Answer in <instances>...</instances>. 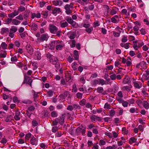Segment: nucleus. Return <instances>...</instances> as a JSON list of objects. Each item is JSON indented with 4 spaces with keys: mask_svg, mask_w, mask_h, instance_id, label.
Masks as SVG:
<instances>
[{
    "mask_svg": "<svg viewBox=\"0 0 149 149\" xmlns=\"http://www.w3.org/2000/svg\"><path fill=\"white\" fill-rule=\"evenodd\" d=\"M86 129V128L85 127L82 125H81L76 129V134L77 135H79L81 133L82 135L84 136L85 135Z\"/></svg>",
    "mask_w": 149,
    "mask_h": 149,
    "instance_id": "f257e3e1",
    "label": "nucleus"
},
{
    "mask_svg": "<svg viewBox=\"0 0 149 149\" xmlns=\"http://www.w3.org/2000/svg\"><path fill=\"white\" fill-rule=\"evenodd\" d=\"M93 84L95 85L99 84L103 86L104 84H108V83H107L106 81L103 79H95L94 81Z\"/></svg>",
    "mask_w": 149,
    "mask_h": 149,
    "instance_id": "f03ea898",
    "label": "nucleus"
},
{
    "mask_svg": "<svg viewBox=\"0 0 149 149\" xmlns=\"http://www.w3.org/2000/svg\"><path fill=\"white\" fill-rule=\"evenodd\" d=\"M49 29L51 33L55 34L57 31L58 28L56 26L50 24L49 25Z\"/></svg>",
    "mask_w": 149,
    "mask_h": 149,
    "instance_id": "7ed1b4c3",
    "label": "nucleus"
},
{
    "mask_svg": "<svg viewBox=\"0 0 149 149\" xmlns=\"http://www.w3.org/2000/svg\"><path fill=\"white\" fill-rule=\"evenodd\" d=\"M49 37L47 34H42L40 38H38V41L40 40L41 41H47Z\"/></svg>",
    "mask_w": 149,
    "mask_h": 149,
    "instance_id": "20e7f679",
    "label": "nucleus"
},
{
    "mask_svg": "<svg viewBox=\"0 0 149 149\" xmlns=\"http://www.w3.org/2000/svg\"><path fill=\"white\" fill-rule=\"evenodd\" d=\"M64 115L62 114L61 116L56 118V120L58 121V123H59L61 125H63L64 123L65 118L64 117Z\"/></svg>",
    "mask_w": 149,
    "mask_h": 149,
    "instance_id": "39448f33",
    "label": "nucleus"
},
{
    "mask_svg": "<svg viewBox=\"0 0 149 149\" xmlns=\"http://www.w3.org/2000/svg\"><path fill=\"white\" fill-rule=\"evenodd\" d=\"M26 48L28 53L31 55L32 54L33 52V49L32 47L29 44H27Z\"/></svg>",
    "mask_w": 149,
    "mask_h": 149,
    "instance_id": "423d86ee",
    "label": "nucleus"
},
{
    "mask_svg": "<svg viewBox=\"0 0 149 149\" xmlns=\"http://www.w3.org/2000/svg\"><path fill=\"white\" fill-rule=\"evenodd\" d=\"M69 5L68 4H66L64 6V8L65 10V13L67 15H69L72 13V11L69 8Z\"/></svg>",
    "mask_w": 149,
    "mask_h": 149,
    "instance_id": "0eeeda50",
    "label": "nucleus"
},
{
    "mask_svg": "<svg viewBox=\"0 0 149 149\" xmlns=\"http://www.w3.org/2000/svg\"><path fill=\"white\" fill-rule=\"evenodd\" d=\"M60 42L61 41L59 40L51 42L49 44V45L50 46L51 48L52 49H53L54 48L55 46H56V44Z\"/></svg>",
    "mask_w": 149,
    "mask_h": 149,
    "instance_id": "6e6552de",
    "label": "nucleus"
},
{
    "mask_svg": "<svg viewBox=\"0 0 149 149\" xmlns=\"http://www.w3.org/2000/svg\"><path fill=\"white\" fill-rule=\"evenodd\" d=\"M32 80L28 77H25L24 82L29 85L31 86V83Z\"/></svg>",
    "mask_w": 149,
    "mask_h": 149,
    "instance_id": "1a4fd4ad",
    "label": "nucleus"
},
{
    "mask_svg": "<svg viewBox=\"0 0 149 149\" xmlns=\"http://www.w3.org/2000/svg\"><path fill=\"white\" fill-rule=\"evenodd\" d=\"M53 4L55 6H61L63 4V2L60 0H54L52 2Z\"/></svg>",
    "mask_w": 149,
    "mask_h": 149,
    "instance_id": "9d476101",
    "label": "nucleus"
},
{
    "mask_svg": "<svg viewBox=\"0 0 149 149\" xmlns=\"http://www.w3.org/2000/svg\"><path fill=\"white\" fill-rule=\"evenodd\" d=\"M118 16L115 15L111 18V22L114 23H117L118 22Z\"/></svg>",
    "mask_w": 149,
    "mask_h": 149,
    "instance_id": "9b49d317",
    "label": "nucleus"
},
{
    "mask_svg": "<svg viewBox=\"0 0 149 149\" xmlns=\"http://www.w3.org/2000/svg\"><path fill=\"white\" fill-rule=\"evenodd\" d=\"M61 12V11L60 8H56L52 10V13L55 15H56L57 13H58Z\"/></svg>",
    "mask_w": 149,
    "mask_h": 149,
    "instance_id": "f8f14e48",
    "label": "nucleus"
},
{
    "mask_svg": "<svg viewBox=\"0 0 149 149\" xmlns=\"http://www.w3.org/2000/svg\"><path fill=\"white\" fill-rule=\"evenodd\" d=\"M66 19V21L69 24H70L72 26H74L75 25L76 22L74 21L70 17H69Z\"/></svg>",
    "mask_w": 149,
    "mask_h": 149,
    "instance_id": "ddd939ff",
    "label": "nucleus"
},
{
    "mask_svg": "<svg viewBox=\"0 0 149 149\" xmlns=\"http://www.w3.org/2000/svg\"><path fill=\"white\" fill-rule=\"evenodd\" d=\"M30 141V143L32 145H36L37 144L38 142L37 139L33 136L32 137Z\"/></svg>",
    "mask_w": 149,
    "mask_h": 149,
    "instance_id": "4468645a",
    "label": "nucleus"
},
{
    "mask_svg": "<svg viewBox=\"0 0 149 149\" xmlns=\"http://www.w3.org/2000/svg\"><path fill=\"white\" fill-rule=\"evenodd\" d=\"M58 61V59L57 58L54 56H53V58H52L50 60H49L50 62L54 65H55L57 64Z\"/></svg>",
    "mask_w": 149,
    "mask_h": 149,
    "instance_id": "2eb2a0df",
    "label": "nucleus"
},
{
    "mask_svg": "<svg viewBox=\"0 0 149 149\" xmlns=\"http://www.w3.org/2000/svg\"><path fill=\"white\" fill-rule=\"evenodd\" d=\"M20 112L18 111L16 112L15 115L14 116V118L16 120H18L20 119Z\"/></svg>",
    "mask_w": 149,
    "mask_h": 149,
    "instance_id": "dca6fc26",
    "label": "nucleus"
},
{
    "mask_svg": "<svg viewBox=\"0 0 149 149\" xmlns=\"http://www.w3.org/2000/svg\"><path fill=\"white\" fill-rule=\"evenodd\" d=\"M132 87V86L131 85L130 86H123L121 87V89L123 91L126 90L128 92H129L131 90V88Z\"/></svg>",
    "mask_w": 149,
    "mask_h": 149,
    "instance_id": "f3484780",
    "label": "nucleus"
},
{
    "mask_svg": "<svg viewBox=\"0 0 149 149\" xmlns=\"http://www.w3.org/2000/svg\"><path fill=\"white\" fill-rule=\"evenodd\" d=\"M9 30L8 28L4 27L2 28L1 29V33L2 34H7L9 33Z\"/></svg>",
    "mask_w": 149,
    "mask_h": 149,
    "instance_id": "a211bd4d",
    "label": "nucleus"
},
{
    "mask_svg": "<svg viewBox=\"0 0 149 149\" xmlns=\"http://www.w3.org/2000/svg\"><path fill=\"white\" fill-rule=\"evenodd\" d=\"M130 80V77L127 76L126 75L123 81V83L124 84H127L129 82Z\"/></svg>",
    "mask_w": 149,
    "mask_h": 149,
    "instance_id": "6ab92c4d",
    "label": "nucleus"
},
{
    "mask_svg": "<svg viewBox=\"0 0 149 149\" xmlns=\"http://www.w3.org/2000/svg\"><path fill=\"white\" fill-rule=\"evenodd\" d=\"M143 107L146 109H149V103L146 101H143L142 103Z\"/></svg>",
    "mask_w": 149,
    "mask_h": 149,
    "instance_id": "aec40b11",
    "label": "nucleus"
},
{
    "mask_svg": "<svg viewBox=\"0 0 149 149\" xmlns=\"http://www.w3.org/2000/svg\"><path fill=\"white\" fill-rule=\"evenodd\" d=\"M130 43L127 42L126 43H121L120 45L122 47H124L126 49H128L130 47Z\"/></svg>",
    "mask_w": 149,
    "mask_h": 149,
    "instance_id": "412c9836",
    "label": "nucleus"
},
{
    "mask_svg": "<svg viewBox=\"0 0 149 149\" xmlns=\"http://www.w3.org/2000/svg\"><path fill=\"white\" fill-rule=\"evenodd\" d=\"M12 18H6L4 20L5 24H6L9 25L11 22L12 23Z\"/></svg>",
    "mask_w": 149,
    "mask_h": 149,
    "instance_id": "4be33fe9",
    "label": "nucleus"
},
{
    "mask_svg": "<svg viewBox=\"0 0 149 149\" xmlns=\"http://www.w3.org/2000/svg\"><path fill=\"white\" fill-rule=\"evenodd\" d=\"M35 58L38 60H40L41 58V54L38 51L36 52L35 53Z\"/></svg>",
    "mask_w": 149,
    "mask_h": 149,
    "instance_id": "5701e85b",
    "label": "nucleus"
},
{
    "mask_svg": "<svg viewBox=\"0 0 149 149\" xmlns=\"http://www.w3.org/2000/svg\"><path fill=\"white\" fill-rule=\"evenodd\" d=\"M31 29L34 31H36L38 29V26L37 25L34 23H33L31 26Z\"/></svg>",
    "mask_w": 149,
    "mask_h": 149,
    "instance_id": "b1692460",
    "label": "nucleus"
},
{
    "mask_svg": "<svg viewBox=\"0 0 149 149\" xmlns=\"http://www.w3.org/2000/svg\"><path fill=\"white\" fill-rule=\"evenodd\" d=\"M12 20V24L16 25H18L21 22L20 21L16 19H13Z\"/></svg>",
    "mask_w": 149,
    "mask_h": 149,
    "instance_id": "393cba45",
    "label": "nucleus"
},
{
    "mask_svg": "<svg viewBox=\"0 0 149 149\" xmlns=\"http://www.w3.org/2000/svg\"><path fill=\"white\" fill-rule=\"evenodd\" d=\"M60 26L61 28H65L68 26V23L66 22H60Z\"/></svg>",
    "mask_w": 149,
    "mask_h": 149,
    "instance_id": "a878e982",
    "label": "nucleus"
},
{
    "mask_svg": "<svg viewBox=\"0 0 149 149\" xmlns=\"http://www.w3.org/2000/svg\"><path fill=\"white\" fill-rule=\"evenodd\" d=\"M64 46V45L63 44H57L56 45V49L57 50H61Z\"/></svg>",
    "mask_w": 149,
    "mask_h": 149,
    "instance_id": "bb28decb",
    "label": "nucleus"
},
{
    "mask_svg": "<svg viewBox=\"0 0 149 149\" xmlns=\"http://www.w3.org/2000/svg\"><path fill=\"white\" fill-rule=\"evenodd\" d=\"M74 57L76 60H78L79 58V55L78 52L76 50H75L74 51Z\"/></svg>",
    "mask_w": 149,
    "mask_h": 149,
    "instance_id": "cd10ccee",
    "label": "nucleus"
},
{
    "mask_svg": "<svg viewBox=\"0 0 149 149\" xmlns=\"http://www.w3.org/2000/svg\"><path fill=\"white\" fill-rule=\"evenodd\" d=\"M17 28L16 27L13 26L10 29V32L14 33L17 31Z\"/></svg>",
    "mask_w": 149,
    "mask_h": 149,
    "instance_id": "c85d7f7f",
    "label": "nucleus"
},
{
    "mask_svg": "<svg viewBox=\"0 0 149 149\" xmlns=\"http://www.w3.org/2000/svg\"><path fill=\"white\" fill-rule=\"evenodd\" d=\"M134 87L137 89H140L141 87V86L140 85L138 82L134 81L133 82Z\"/></svg>",
    "mask_w": 149,
    "mask_h": 149,
    "instance_id": "c756f323",
    "label": "nucleus"
},
{
    "mask_svg": "<svg viewBox=\"0 0 149 149\" xmlns=\"http://www.w3.org/2000/svg\"><path fill=\"white\" fill-rule=\"evenodd\" d=\"M61 96H63L64 98L66 97H70V94L68 91H65L64 92L63 95H61Z\"/></svg>",
    "mask_w": 149,
    "mask_h": 149,
    "instance_id": "7c9ffc66",
    "label": "nucleus"
},
{
    "mask_svg": "<svg viewBox=\"0 0 149 149\" xmlns=\"http://www.w3.org/2000/svg\"><path fill=\"white\" fill-rule=\"evenodd\" d=\"M12 116L11 115H9L8 116L6 119H5V121L6 122H9L11 121L12 120Z\"/></svg>",
    "mask_w": 149,
    "mask_h": 149,
    "instance_id": "2f4dec72",
    "label": "nucleus"
},
{
    "mask_svg": "<svg viewBox=\"0 0 149 149\" xmlns=\"http://www.w3.org/2000/svg\"><path fill=\"white\" fill-rule=\"evenodd\" d=\"M136 141V139L133 137L130 138L129 139V143L130 144H132L133 143H135Z\"/></svg>",
    "mask_w": 149,
    "mask_h": 149,
    "instance_id": "473e14b6",
    "label": "nucleus"
},
{
    "mask_svg": "<svg viewBox=\"0 0 149 149\" xmlns=\"http://www.w3.org/2000/svg\"><path fill=\"white\" fill-rule=\"evenodd\" d=\"M41 14L44 17H46L48 15V11H43L41 13Z\"/></svg>",
    "mask_w": 149,
    "mask_h": 149,
    "instance_id": "72a5a7b5",
    "label": "nucleus"
},
{
    "mask_svg": "<svg viewBox=\"0 0 149 149\" xmlns=\"http://www.w3.org/2000/svg\"><path fill=\"white\" fill-rule=\"evenodd\" d=\"M97 92L99 93H101L104 91L103 88L102 87H99L97 88L96 89Z\"/></svg>",
    "mask_w": 149,
    "mask_h": 149,
    "instance_id": "f704fd0d",
    "label": "nucleus"
},
{
    "mask_svg": "<svg viewBox=\"0 0 149 149\" xmlns=\"http://www.w3.org/2000/svg\"><path fill=\"white\" fill-rule=\"evenodd\" d=\"M65 79L66 82H68L71 79V77L70 75L69 74H67L65 75Z\"/></svg>",
    "mask_w": 149,
    "mask_h": 149,
    "instance_id": "c9c22d12",
    "label": "nucleus"
},
{
    "mask_svg": "<svg viewBox=\"0 0 149 149\" xmlns=\"http://www.w3.org/2000/svg\"><path fill=\"white\" fill-rule=\"evenodd\" d=\"M86 102V100L85 99H83L80 101L79 104L80 105L84 106Z\"/></svg>",
    "mask_w": 149,
    "mask_h": 149,
    "instance_id": "e433bc0d",
    "label": "nucleus"
},
{
    "mask_svg": "<svg viewBox=\"0 0 149 149\" xmlns=\"http://www.w3.org/2000/svg\"><path fill=\"white\" fill-rule=\"evenodd\" d=\"M36 93L34 91V94L33 97L34 99V101L35 102L36 101V99L38 97V93Z\"/></svg>",
    "mask_w": 149,
    "mask_h": 149,
    "instance_id": "4c0bfd02",
    "label": "nucleus"
},
{
    "mask_svg": "<svg viewBox=\"0 0 149 149\" xmlns=\"http://www.w3.org/2000/svg\"><path fill=\"white\" fill-rule=\"evenodd\" d=\"M93 30V28L91 27L85 29V31L88 33H91Z\"/></svg>",
    "mask_w": 149,
    "mask_h": 149,
    "instance_id": "58836bf2",
    "label": "nucleus"
},
{
    "mask_svg": "<svg viewBox=\"0 0 149 149\" xmlns=\"http://www.w3.org/2000/svg\"><path fill=\"white\" fill-rule=\"evenodd\" d=\"M122 132L123 134H127L128 133V130H126L125 127H123L122 128Z\"/></svg>",
    "mask_w": 149,
    "mask_h": 149,
    "instance_id": "ea45409f",
    "label": "nucleus"
},
{
    "mask_svg": "<svg viewBox=\"0 0 149 149\" xmlns=\"http://www.w3.org/2000/svg\"><path fill=\"white\" fill-rule=\"evenodd\" d=\"M106 144V142L103 140L101 139L100 140L99 143V145L100 146H102L105 145Z\"/></svg>",
    "mask_w": 149,
    "mask_h": 149,
    "instance_id": "a19ab883",
    "label": "nucleus"
},
{
    "mask_svg": "<svg viewBox=\"0 0 149 149\" xmlns=\"http://www.w3.org/2000/svg\"><path fill=\"white\" fill-rule=\"evenodd\" d=\"M104 108L105 109H109L111 108V106L110 104H108V103H106L104 105Z\"/></svg>",
    "mask_w": 149,
    "mask_h": 149,
    "instance_id": "79ce46f5",
    "label": "nucleus"
},
{
    "mask_svg": "<svg viewBox=\"0 0 149 149\" xmlns=\"http://www.w3.org/2000/svg\"><path fill=\"white\" fill-rule=\"evenodd\" d=\"M48 96L49 97H52L53 96L54 93V91L52 90H50L47 92Z\"/></svg>",
    "mask_w": 149,
    "mask_h": 149,
    "instance_id": "37998d69",
    "label": "nucleus"
},
{
    "mask_svg": "<svg viewBox=\"0 0 149 149\" xmlns=\"http://www.w3.org/2000/svg\"><path fill=\"white\" fill-rule=\"evenodd\" d=\"M51 116L53 117H56L58 116V114L56 111H53L51 113Z\"/></svg>",
    "mask_w": 149,
    "mask_h": 149,
    "instance_id": "c03bdc74",
    "label": "nucleus"
},
{
    "mask_svg": "<svg viewBox=\"0 0 149 149\" xmlns=\"http://www.w3.org/2000/svg\"><path fill=\"white\" fill-rule=\"evenodd\" d=\"M75 36V34L74 33L72 32L70 34L69 37L70 39H72L74 38Z\"/></svg>",
    "mask_w": 149,
    "mask_h": 149,
    "instance_id": "a18cd8bd",
    "label": "nucleus"
},
{
    "mask_svg": "<svg viewBox=\"0 0 149 149\" xmlns=\"http://www.w3.org/2000/svg\"><path fill=\"white\" fill-rule=\"evenodd\" d=\"M25 8L22 6H20L18 8V11L20 12H22L25 11Z\"/></svg>",
    "mask_w": 149,
    "mask_h": 149,
    "instance_id": "49530a36",
    "label": "nucleus"
},
{
    "mask_svg": "<svg viewBox=\"0 0 149 149\" xmlns=\"http://www.w3.org/2000/svg\"><path fill=\"white\" fill-rule=\"evenodd\" d=\"M16 18L20 20H23L24 19L23 15L22 14H20L16 17Z\"/></svg>",
    "mask_w": 149,
    "mask_h": 149,
    "instance_id": "de8ad7c7",
    "label": "nucleus"
},
{
    "mask_svg": "<svg viewBox=\"0 0 149 149\" xmlns=\"http://www.w3.org/2000/svg\"><path fill=\"white\" fill-rule=\"evenodd\" d=\"M121 41L123 42H126L127 41V37L123 36L121 40Z\"/></svg>",
    "mask_w": 149,
    "mask_h": 149,
    "instance_id": "09e8293b",
    "label": "nucleus"
},
{
    "mask_svg": "<svg viewBox=\"0 0 149 149\" xmlns=\"http://www.w3.org/2000/svg\"><path fill=\"white\" fill-rule=\"evenodd\" d=\"M113 36L115 37H118L120 36V32L119 33H117L115 31H113Z\"/></svg>",
    "mask_w": 149,
    "mask_h": 149,
    "instance_id": "8fccbe9b",
    "label": "nucleus"
},
{
    "mask_svg": "<svg viewBox=\"0 0 149 149\" xmlns=\"http://www.w3.org/2000/svg\"><path fill=\"white\" fill-rule=\"evenodd\" d=\"M83 95L80 93H78L76 94V96L77 98L79 99H81Z\"/></svg>",
    "mask_w": 149,
    "mask_h": 149,
    "instance_id": "3c124183",
    "label": "nucleus"
},
{
    "mask_svg": "<svg viewBox=\"0 0 149 149\" xmlns=\"http://www.w3.org/2000/svg\"><path fill=\"white\" fill-rule=\"evenodd\" d=\"M115 111L111 110L109 112V116L111 117H113L115 114Z\"/></svg>",
    "mask_w": 149,
    "mask_h": 149,
    "instance_id": "603ef678",
    "label": "nucleus"
},
{
    "mask_svg": "<svg viewBox=\"0 0 149 149\" xmlns=\"http://www.w3.org/2000/svg\"><path fill=\"white\" fill-rule=\"evenodd\" d=\"M31 134L30 133H29L26 134L25 136V139L26 140H29L31 137Z\"/></svg>",
    "mask_w": 149,
    "mask_h": 149,
    "instance_id": "864d4df0",
    "label": "nucleus"
},
{
    "mask_svg": "<svg viewBox=\"0 0 149 149\" xmlns=\"http://www.w3.org/2000/svg\"><path fill=\"white\" fill-rule=\"evenodd\" d=\"M97 116L95 115H92L90 117L91 119L93 122L95 121L96 120Z\"/></svg>",
    "mask_w": 149,
    "mask_h": 149,
    "instance_id": "5fc2aeb1",
    "label": "nucleus"
},
{
    "mask_svg": "<svg viewBox=\"0 0 149 149\" xmlns=\"http://www.w3.org/2000/svg\"><path fill=\"white\" fill-rule=\"evenodd\" d=\"M110 78L112 80H114L116 79V75L115 74H113L111 75Z\"/></svg>",
    "mask_w": 149,
    "mask_h": 149,
    "instance_id": "6e6d98bb",
    "label": "nucleus"
},
{
    "mask_svg": "<svg viewBox=\"0 0 149 149\" xmlns=\"http://www.w3.org/2000/svg\"><path fill=\"white\" fill-rule=\"evenodd\" d=\"M79 81L83 84H84L85 82V80L84 77L83 76L81 77L79 79Z\"/></svg>",
    "mask_w": 149,
    "mask_h": 149,
    "instance_id": "4d7b16f0",
    "label": "nucleus"
},
{
    "mask_svg": "<svg viewBox=\"0 0 149 149\" xmlns=\"http://www.w3.org/2000/svg\"><path fill=\"white\" fill-rule=\"evenodd\" d=\"M62 115H64V118L65 117V116H66L67 117V118L68 119L69 118H70L71 114L69 113H65L62 114Z\"/></svg>",
    "mask_w": 149,
    "mask_h": 149,
    "instance_id": "13d9d810",
    "label": "nucleus"
},
{
    "mask_svg": "<svg viewBox=\"0 0 149 149\" xmlns=\"http://www.w3.org/2000/svg\"><path fill=\"white\" fill-rule=\"evenodd\" d=\"M7 142V139L4 137H3L1 140V141L0 142L3 144H5Z\"/></svg>",
    "mask_w": 149,
    "mask_h": 149,
    "instance_id": "bf43d9fd",
    "label": "nucleus"
},
{
    "mask_svg": "<svg viewBox=\"0 0 149 149\" xmlns=\"http://www.w3.org/2000/svg\"><path fill=\"white\" fill-rule=\"evenodd\" d=\"M1 46L3 49H5L6 48L7 45L5 42H2Z\"/></svg>",
    "mask_w": 149,
    "mask_h": 149,
    "instance_id": "052dcab7",
    "label": "nucleus"
},
{
    "mask_svg": "<svg viewBox=\"0 0 149 149\" xmlns=\"http://www.w3.org/2000/svg\"><path fill=\"white\" fill-rule=\"evenodd\" d=\"M32 126H33L34 127H35V126H37L38 124V123H37V121L35 120H33L32 121Z\"/></svg>",
    "mask_w": 149,
    "mask_h": 149,
    "instance_id": "680f3d73",
    "label": "nucleus"
},
{
    "mask_svg": "<svg viewBox=\"0 0 149 149\" xmlns=\"http://www.w3.org/2000/svg\"><path fill=\"white\" fill-rule=\"evenodd\" d=\"M87 144L88 145V146L89 147H91L92 146V145H93L94 146V144H93L92 141H88L87 142Z\"/></svg>",
    "mask_w": 149,
    "mask_h": 149,
    "instance_id": "e2e57ef3",
    "label": "nucleus"
},
{
    "mask_svg": "<svg viewBox=\"0 0 149 149\" xmlns=\"http://www.w3.org/2000/svg\"><path fill=\"white\" fill-rule=\"evenodd\" d=\"M116 13L117 12L115 9H112L110 11V14L111 15H113L116 14Z\"/></svg>",
    "mask_w": 149,
    "mask_h": 149,
    "instance_id": "0e129e2a",
    "label": "nucleus"
},
{
    "mask_svg": "<svg viewBox=\"0 0 149 149\" xmlns=\"http://www.w3.org/2000/svg\"><path fill=\"white\" fill-rule=\"evenodd\" d=\"M40 146L43 149H45L47 147V146L43 143H41L40 144Z\"/></svg>",
    "mask_w": 149,
    "mask_h": 149,
    "instance_id": "69168bd1",
    "label": "nucleus"
},
{
    "mask_svg": "<svg viewBox=\"0 0 149 149\" xmlns=\"http://www.w3.org/2000/svg\"><path fill=\"white\" fill-rule=\"evenodd\" d=\"M58 130V127L57 126L53 127L52 129V132L55 133Z\"/></svg>",
    "mask_w": 149,
    "mask_h": 149,
    "instance_id": "338daca9",
    "label": "nucleus"
},
{
    "mask_svg": "<svg viewBox=\"0 0 149 149\" xmlns=\"http://www.w3.org/2000/svg\"><path fill=\"white\" fill-rule=\"evenodd\" d=\"M128 104V103L127 101H123L122 105L124 107H127Z\"/></svg>",
    "mask_w": 149,
    "mask_h": 149,
    "instance_id": "774afa93",
    "label": "nucleus"
}]
</instances>
